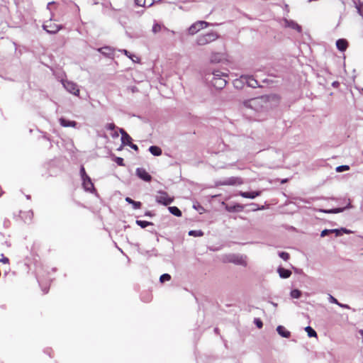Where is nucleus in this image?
<instances>
[{
	"instance_id": "nucleus-11",
	"label": "nucleus",
	"mask_w": 363,
	"mask_h": 363,
	"mask_svg": "<svg viewBox=\"0 0 363 363\" xmlns=\"http://www.w3.org/2000/svg\"><path fill=\"white\" fill-rule=\"evenodd\" d=\"M82 185L85 191L89 192H94L95 191L94 184L89 177L82 179Z\"/></svg>"
},
{
	"instance_id": "nucleus-20",
	"label": "nucleus",
	"mask_w": 363,
	"mask_h": 363,
	"mask_svg": "<svg viewBox=\"0 0 363 363\" xmlns=\"http://www.w3.org/2000/svg\"><path fill=\"white\" fill-rule=\"evenodd\" d=\"M244 208V206L240 204H236L234 206H225V209L228 212H235V211H241Z\"/></svg>"
},
{
	"instance_id": "nucleus-37",
	"label": "nucleus",
	"mask_w": 363,
	"mask_h": 363,
	"mask_svg": "<svg viewBox=\"0 0 363 363\" xmlns=\"http://www.w3.org/2000/svg\"><path fill=\"white\" fill-rule=\"evenodd\" d=\"M120 52L124 53L128 57H129L130 59H131L132 60L134 61L133 58V55L131 54H130V52L126 50H119Z\"/></svg>"
},
{
	"instance_id": "nucleus-19",
	"label": "nucleus",
	"mask_w": 363,
	"mask_h": 363,
	"mask_svg": "<svg viewBox=\"0 0 363 363\" xmlns=\"http://www.w3.org/2000/svg\"><path fill=\"white\" fill-rule=\"evenodd\" d=\"M277 331L279 333V335H280L283 337L288 338L291 335V333L282 325H279L277 328Z\"/></svg>"
},
{
	"instance_id": "nucleus-14",
	"label": "nucleus",
	"mask_w": 363,
	"mask_h": 363,
	"mask_svg": "<svg viewBox=\"0 0 363 363\" xmlns=\"http://www.w3.org/2000/svg\"><path fill=\"white\" fill-rule=\"evenodd\" d=\"M59 122L62 127L65 128L72 127L76 128L77 125V123L76 121H70L65 118H60L59 119Z\"/></svg>"
},
{
	"instance_id": "nucleus-40",
	"label": "nucleus",
	"mask_w": 363,
	"mask_h": 363,
	"mask_svg": "<svg viewBox=\"0 0 363 363\" xmlns=\"http://www.w3.org/2000/svg\"><path fill=\"white\" fill-rule=\"evenodd\" d=\"M330 233H331V230H328V229H325V230H323L321 233H320V236L321 237H325L326 235H328V234Z\"/></svg>"
},
{
	"instance_id": "nucleus-16",
	"label": "nucleus",
	"mask_w": 363,
	"mask_h": 363,
	"mask_svg": "<svg viewBox=\"0 0 363 363\" xmlns=\"http://www.w3.org/2000/svg\"><path fill=\"white\" fill-rule=\"evenodd\" d=\"M348 43L345 39H339L336 41L337 48L340 51H345L347 48Z\"/></svg>"
},
{
	"instance_id": "nucleus-5",
	"label": "nucleus",
	"mask_w": 363,
	"mask_h": 363,
	"mask_svg": "<svg viewBox=\"0 0 363 363\" xmlns=\"http://www.w3.org/2000/svg\"><path fill=\"white\" fill-rule=\"evenodd\" d=\"M155 201L160 204L168 206L174 201V197L170 196L164 191H158L155 196Z\"/></svg>"
},
{
	"instance_id": "nucleus-25",
	"label": "nucleus",
	"mask_w": 363,
	"mask_h": 363,
	"mask_svg": "<svg viewBox=\"0 0 363 363\" xmlns=\"http://www.w3.org/2000/svg\"><path fill=\"white\" fill-rule=\"evenodd\" d=\"M305 330L307 333L308 337H317L316 332L311 326L306 327Z\"/></svg>"
},
{
	"instance_id": "nucleus-29",
	"label": "nucleus",
	"mask_w": 363,
	"mask_h": 363,
	"mask_svg": "<svg viewBox=\"0 0 363 363\" xmlns=\"http://www.w3.org/2000/svg\"><path fill=\"white\" fill-rule=\"evenodd\" d=\"M189 235L194 237H200L203 235L201 230H190Z\"/></svg>"
},
{
	"instance_id": "nucleus-12",
	"label": "nucleus",
	"mask_w": 363,
	"mask_h": 363,
	"mask_svg": "<svg viewBox=\"0 0 363 363\" xmlns=\"http://www.w3.org/2000/svg\"><path fill=\"white\" fill-rule=\"evenodd\" d=\"M43 28L49 33H56L61 28L52 22H49L43 25Z\"/></svg>"
},
{
	"instance_id": "nucleus-28",
	"label": "nucleus",
	"mask_w": 363,
	"mask_h": 363,
	"mask_svg": "<svg viewBox=\"0 0 363 363\" xmlns=\"http://www.w3.org/2000/svg\"><path fill=\"white\" fill-rule=\"evenodd\" d=\"M301 294V291L298 289H294L290 293L291 297L293 298H299Z\"/></svg>"
},
{
	"instance_id": "nucleus-34",
	"label": "nucleus",
	"mask_w": 363,
	"mask_h": 363,
	"mask_svg": "<svg viewBox=\"0 0 363 363\" xmlns=\"http://www.w3.org/2000/svg\"><path fill=\"white\" fill-rule=\"evenodd\" d=\"M115 162H116V164L119 166H124V163H123V159L122 157H116L115 158Z\"/></svg>"
},
{
	"instance_id": "nucleus-27",
	"label": "nucleus",
	"mask_w": 363,
	"mask_h": 363,
	"mask_svg": "<svg viewBox=\"0 0 363 363\" xmlns=\"http://www.w3.org/2000/svg\"><path fill=\"white\" fill-rule=\"evenodd\" d=\"M136 223H137V225L140 226L142 228H145L148 225H153V223L151 222H148V221H145V220H137Z\"/></svg>"
},
{
	"instance_id": "nucleus-8",
	"label": "nucleus",
	"mask_w": 363,
	"mask_h": 363,
	"mask_svg": "<svg viewBox=\"0 0 363 363\" xmlns=\"http://www.w3.org/2000/svg\"><path fill=\"white\" fill-rule=\"evenodd\" d=\"M281 25L286 28H289L293 30H296L299 33L301 31V27L296 22L292 20L284 18L281 21Z\"/></svg>"
},
{
	"instance_id": "nucleus-47",
	"label": "nucleus",
	"mask_w": 363,
	"mask_h": 363,
	"mask_svg": "<svg viewBox=\"0 0 363 363\" xmlns=\"http://www.w3.org/2000/svg\"><path fill=\"white\" fill-rule=\"evenodd\" d=\"M27 213L29 215V219L31 220V216L33 213L31 212H28Z\"/></svg>"
},
{
	"instance_id": "nucleus-53",
	"label": "nucleus",
	"mask_w": 363,
	"mask_h": 363,
	"mask_svg": "<svg viewBox=\"0 0 363 363\" xmlns=\"http://www.w3.org/2000/svg\"><path fill=\"white\" fill-rule=\"evenodd\" d=\"M362 92H363V89H362Z\"/></svg>"
},
{
	"instance_id": "nucleus-22",
	"label": "nucleus",
	"mask_w": 363,
	"mask_h": 363,
	"mask_svg": "<svg viewBox=\"0 0 363 363\" xmlns=\"http://www.w3.org/2000/svg\"><path fill=\"white\" fill-rule=\"evenodd\" d=\"M150 152L154 156H160L162 155V149L155 145L150 146L149 147Z\"/></svg>"
},
{
	"instance_id": "nucleus-9",
	"label": "nucleus",
	"mask_w": 363,
	"mask_h": 363,
	"mask_svg": "<svg viewBox=\"0 0 363 363\" xmlns=\"http://www.w3.org/2000/svg\"><path fill=\"white\" fill-rule=\"evenodd\" d=\"M240 82L247 84L250 87L255 88L258 86V82L252 77L249 75H242Z\"/></svg>"
},
{
	"instance_id": "nucleus-49",
	"label": "nucleus",
	"mask_w": 363,
	"mask_h": 363,
	"mask_svg": "<svg viewBox=\"0 0 363 363\" xmlns=\"http://www.w3.org/2000/svg\"><path fill=\"white\" fill-rule=\"evenodd\" d=\"M44 293H47L48 292V289H45L43 290Z\"/></svg>"
},
{
	"instance_id": "nucleus-38",
	"label": "nucleus",
	"mask_w": 363,
	"mask_h": 363,
	"mask_svg": "<svg viewBox=\"0 0 363 363\" xmlns=\"http://www.w3.org/2000/svg\"><path fill=\"white\" fill-rule=\"evenodd\" d=\"M135 4L138 6H145V0H135Z\"/></svg>"
},
{
	"instance_id": "nucleus-3",
	"label": "nucleus",
	"mask_w": 363,
	"mask_h": 363,
	"mask_svg": "<svg viewBox=\"0 0 363 363\" xmlns=\"http://www.w3.org/2000/svg\"><path fill=\"white\" fill-rule=\"evenodd\" d=\"M247 256L240 254H228L222 257L223 262L233 263L237 265L246 267L247 265Z\"/></svg>"
},
{
	"instance_id": "nucleus-21",
	"label": "nucleus",
	"mask_w": 363,
	"mask_h": 363,
	"mask_svg": "<svg viewBox=\"0 0 363 363\" xmlns=\"http://www.w3.org/2000/svg\"><path fill=\"white\" fill-rule=\"evenodd\" d=\"M278 273L280 277L283 279L289 278L291 274V272L290 270L281 267L278 269Z\"/></svg>"
},
{
	"instance_id": "nucleus-26",
	"label": "nucleus",
	"mask_w": 363,
	"mask_h": 363,
	"mask_svg": "<svg viewBox=\"0 0 363 363\" xmlns=\"http://www.w3.org/2000/svg\"><path fill=\"white\" fill-rule=\"evenodd\" d=\"M112 49L110 47H103L98 49V51L104 55H109Z\"/></svg>"
},
{
	"instance_id": "nucleus-32",
	"label": "nucleus",
	"mask_w": 363,
	"mask_h": 363,
	"mask_svg": "<svg viewBox=\"0 0 363 363\" xmlns=\"http://www.w3.org/2000/svg\"><path fill=\"white\" fill-rule=\"evenodd\" d=\"M161 26L158 23H155L152 26V32L157 33L161 30Z\"/></svg>"
},
{
	"instance_id": "nucleus-7",
	"label": "nucleus",
	"mask_w": 363,
	"mask_h": 363,
	"mask_svg": "<svg viewBox=\"0 0 363 363\" xmlns=\"http://www.w3.org/2000/svg\"><path fill=\"white\" fill-rule=\"evenodd\" d=\"M210 25L209 23L204 21H198L194 23L189 28L188 33L189 35H194L199 30L207 28Z\"/></svg>"
},
{
	"instance_id": "nucleus-15",
	"label": "nucleus",
	"mask_w": 363,
	"mask_h": 363,
	"mask_svg": "<svg viewBox=\"0 0 363 363\" xmlns=\"http://www.w3.org/2000/svg\"><path fill=\"white\" fill-rule=\"evenodd\" d=\"M118 131L121 134L122 143L129 145L132 141L131 137L123 128H118Z\"/></svg>"
},
{
	"instance_id": "nucleus-36",
	"label": "nucleus",
	"mask_w": 363,
	"mask_h": 363,
	"mask_svg": "<svg viewBox=\"0 0 363 363\" xmlns=\"http://www.w3.org/2000/svg\"><path fill=\"white\" fill-rule=\"evenodd\" d=\"M80 175L82 179L89 177L85 172L84 167L83 166L80 168Z\"/></svg>"
},
{
	"instance_id": "nucleus-1",
	"label": "nucleus",
	"mask_w": 363,
	"mask_h": 363,
	"mask_svg": "<svg viewBox=\"0 0 363 363\" xmlns=\"http://www.w3.org/2000/svg\"><path fill=\"white\" fill-rule=\"evenodd\" d=\"M267 104L268 102L264 97H257L243 101L242 106L243 108L259 112L266 108Z\"/></svg>"
},
{
	"instance_id": "nucleus-2",
	"label": "nucleus",
	"mask_w": 363,
	"mask_h": 363,
	"mask_svg": "<svg viewBox=\"0 0 363 363\" xmlns=\"http://www.w3.org/2000/svg\"><path fill=\"white\" fill-rule=\"evenodd\" d=\"M212 75L213 77L211 80L212 85L217 89H223L227 84L226 78L228 77V73L220 70H215Z\"/></svg>"
},
{
	"instance_id": "nucleus-39",
	"label": "nucleus",
	"mask_w": 363,
	"mask_h": 363,
	"mask_svg": "<svg viewBox=\"0 0 363 363\" xmlns=\"http://www.w3.org/2000/svg\"><path fill=\"white\" fill-rule=\"evenodd\" d=\"M106 129L108 130H113L116 127L114 123H108L106 125Z\"/></svg>"
},
{
	"instance_id": "nucleus-31",
	"label": "nucleus",
	"mask_w": 363,
	"mask_h": 363,
	"mask_svg": "<svg viewBox=\"0 0 363 363\" xmlns=\"http://www.w3.org/2000/svg\"><path fill=\"white\" fill-rule=\"evenodd\" d=\"M349 169H350V167L348 165H340L336 168V171L337 172H342L343 171H347Z\"/></svg>"
},
{
	"instance_id": "nucleus-50",
	"label": "nucleus",
	"mask_w": 363,
	"mask_h": 363,
	"mask_svg": "<svg viewBox=\"0 0 363 363\" xmlns=\"http://www.w3.org/2000/svg\"><path fill=\"white\" fill-rule=\"evenodd\" d=\"M337 82H333V85L336 86Z\"/></svg>"
},
{
	"instance_id": "nucleus-45",
	"label": "nucleus",
	"mask_w": 363,
	"mask_h": 363,
	"mask_svg": "<svg viewBox=\"0 0 363 363\" xmlns=\"http://www.w3.org/2000/svg\"><path fill=\"white\" fill-rule=\"evenodd\" d=\"M131 148H133L135 150H137L138 149V146L135 144H133L132 143L129 145Z\"/></svg>"
},
{
	"instance_id": "nucleus-43",
	"label": "nucleus",
	"mask_w": 363,
	"mask_h": 363,
	"mask_svg": "<svg viewBox=\"0 0 363 363\" xmlns=\"http://www.w3.org/2000/svg\"><path fill=\"white\" fill-rule=\"evenodd\" d=\"M337 306H339L340 307L343 308L350 309V306L347 304H343V303H341L339 302Z\"/></svg>"
},
{
	"instance_id": "nucleus-33",
	"label": "nucleus",
	"mask_w": 363,
	"mask_h": 363,
	"mask_svg": "<svg viewBox=\"0 0 363 363\" xmlns=\"http://www.w3.org/2000/svg\"><path fill=\"white\" fill-rule=\"evenodd\" d=\"M279 256L283 259L284 260L286 261L289 258V255L287 252H281L279 253Z\"/></svg>"
},
{
	"instance_id": "nucleus-46",
	"label": "nucleus",
	"mask_w": 363,
	"mask_h": 363,
	"mask_svg": "<svg viewBox=\"0 0 363 363\" xmlns=\"http://www.w3.org/2000/svg\"><path fill=\"white\" fill-rule=\"evenodd\" d=\"M111 136L113 138H118V133L117 131H115L114 133H112Z\"/></svg>"
},
{
	"instance_id": "nucleus-51",
	"label": "nucleus",
	"mask_w": 363,
	"mask_h": 363,
	"mask_svg": "<svg viewBox=\"0 0 363 363\" xmlns=\"http://www.w3.org/2000/svg\"><path fill=\"white\" fill-rule=\"evenodd\" d=\"M272 304H273V306H277V303H273Z\"/></svg>"
},
{
	"instance_id": "nucleus-42",
	"label": "nucleus",
	"mask_w": 363,
	"mask_h": 363,
	"mask_svg": "<svg viewBox=\"0 0 363 363\" xmlns=\"http://www.w3.org/2000/svg\"><path fill=\"white\" fill-rule=\"evenodd\" d=\"M255 323L259 328H261L262 327V322L261 321V320L256 318L255 319Z\"/></svg>"
},
{
	"instance_id": "nucleus-23",
	"label": "nucleus",
	"mask_w": 363,
	"mask_h": 363,
	"mask_svg": "<svg viewBox=\"0 0 363 363\" xmlns=\"http://www.w3.org/2000/svg\"><path fill=\"white\" fill-rule=\"evenodd\" d=\"M125 201L128 203L132 204L134 209L140 208L141 206V203L140 201H133L132 199H130L129 197H126Z\"/></svg>"
},
{
	"instance_id": "nucleus-35",
	"label": "nucleus",
	"mask_w": 363,
	"mask_h": 363,
	"mask_svg": "<svg viewBox=\"0 0 363 363\" xmlns=\"http://www.w3.org/2000/svg\"><path fill=\"white\" fill-rule=\"evenodd\" d=\"M328 300L332 303H335L337 305H338V303H339V301L330 294L329 295Z\"/></svg>"
},
{
	"instance_id": "nucleus-4",
	"label": "nucleus",
	"mask_w": 363,
	"mask_h": 363,
	"mask_svg": "<svg viewBox=\"0 0 363 363\" xmlns=\"http://www.w3.org/2000/svg\"><path fill=\"white\" fill-rule=\"evenodd\" d=\"M218 38V35L216 32L210 31L205 34L199 35L196 38V42L198 45H205L211 42L215 41Z\"/></svg>"
},
{
	"instance_id": "nucleus-17",
	"label": "nucleus",
	"mask_w": 363,
	"mask_h": 363,
	"mask_svg": "<svg viewBox=\"0 0 363 363\" xmlns=\"http://www.w3.org/2000/svg\"><path fill=\"white\" fill-rule=\"evenodd\" d=\"M351 208L350 202L349 201L347 205L344 208H333L330 210H323L322 211L325 213H338L342 212L346 208Z\"/></svg>"
},
{
	"instance_id": "nucleus-6",
	"label": "nucleus",
	"mask_w": 363,
	"mask_h": 363,
	"mask_svg": "<svg viewBox=\"0 0 363 363\" xmlns=\"http://www.w3.org/2000/svg\"><path fill=\"white\" fill-rule=\"evenodd\" d=\"M62 84L64 88L70 94L79 96V89L78 85L72 81L64 80L62 79Z\"/></svg>"
},
{
	"instance_id": "nucleus-13",
	"label": "nucleus",
	"mask_w": 363,
	"mask_h": 363,
	"mask_svg": "<svg viewBox=\"0 0 363 363\" xmlns=\"http://www.w3.org/2000/svg\"><path fill=\"white\" fill-rule=\"evenodd\" d=\"M262 194V191H250V192H246V191H240L238 194L241 196L243 198L246 199H253L256 198L257 196H260Z\"/></svg>"
},
{
	"instance_id": "nucleus-48",
	"label": "nucleus",
	"mask_w": 363,
	"mask_h": 363,
	"mask_svg": "<svg viewBox=\"0 0 363 363\" xmlns=\"http://www.w3.org/2000/svg\"><path fill=\"white\" fill-rule=\"evenodd\" d=\"M145 216H151V213L150 211H147V213H145Z\"/></svg>"
},
{
	"instance_id": "nucleus-18",
	"label": "nucleus",
	"mask_w": 363,
	"mask_h": 363,
	"mask_svg": "<svg viewBox=\"0 0 363 363\" xmlns=\"http://www.w3.org/2000/svg\"><path fill=\"white\" fill-rule=\"evenodd\" d=\"M331 233H335L336 237H339L342 235L344 233L350 234L352 231L347 228H342L340 229H331Z\"/></svg>"
},
{
	"instance_id": "nucleus-52",
	"label": "nucleus",
	"mask_w": 363,
	"mask_h": 363,
	"mask_svg": "<svg viewBox=\"0 0 363 363\" xmlns=\"http://www.w3.org/2000/svg\"><path fill=\"white\" fill-rule=\"evenodd\" d=\"M1 195H2V192H1V191H0V196H1Z\"/></svg>"
},
{
	"instance_id": "nucleus-10",
	"label": "nucleus",
	"mask_w": 363,
	"mask_h": 363,
	"mask_svg": "<svg viewBox=\"0 0 363 363\" xmlns=\"http://www.w3.org/2000/svg\"><path fill=\"white\" fill-rule=\"evenodd\" d=\"M136 175L145 182H150L152 179L151 175L144 169L138 167L135 171Z\"/></svg>"
},
{
	"instance_id": "nucleus-44",
	"label": "nucleus",
	"mask_w": 363,
	"mask_h": 363,
	"mask_svg": "<svg viewBox=\"0 0 363 363\" xmlns=\"http://www.w3.org/2000/svg\"><path fill=\"white\" fill-rule=\"evenodd\" d=\"M251 205L255 206L254 210H262V209H264V206H261V207H257V205L256 203H252Z\"/></svg>"
},
{
	"instance_id": "nucleus-30",
	"label": "nucleus",
	"mask_w": 363,
	"mask_h": 363,
	"mask_svg": "<svg viewBox=\"0 0 363 363\" xmlns=\"http://www.w3.org/2000/svg\"><path fill=\"white\" fill-rule=\"evenodd\" d=\"M170 279H171V276L169 274H164L160 278V281L162 283H163L164 281H169Z\"/></svg>"
},
{
	"instance_id": "nucleus-41",
	"label": "nucleus",
	"mask_w": 363,
	"mask_h": 363,
	"mask_svg": "<svg viewBox=\"0 0 363 363\" xmlns=\"http://www.w3.org/2000/svg\"><path fill=\"white\" fill-rule=\"evenodd\" d=\"M2 257L0 259V262H2L4 264H9V259L4 257L3 255H1Z\"/></svg>"
},
{
	"instance_id": "nucleus-24",
	"label": "nucleus",
	"mask_w": 363,
	"mask_h": 363,
	"mask_svg": "<svg viewBox=\"0 0 363 363\" xmlns=\"http://www.w3.org/2000/svg\"><path fill=\"white\" fill-rule=\"evenodd\" d=\"M168 210L174 216H176L177 217L182 216V211L176 206H170L168 208Z\"/></svg>"
}]
</instances>
